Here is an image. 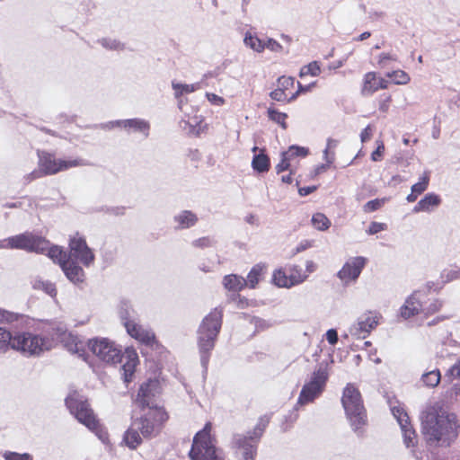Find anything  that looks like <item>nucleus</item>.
Wrapping results in <instances>:
<instances>
[{
	"label": "nucleus",
	"instance_id": "1",
	"mask_svg": "<svg viewBox=\"0 0 460 460\" xmlns=\"http://www.w3.org/2000/svg\"><path fill=\"white\" fill-rule=\"evenodd\" d=\"M157 388V381L149 380L144 383L137 393L136 402L142 409L140 418L134 421L139 428L144 438H152L158 435L167 415L164 409L155 402V395Z\"/></svg>",
	"mask_w": 460,
	"mask_h": 460
},
{
	"label": "nucleus",
	"instance_id": "2",
	"mask_svg": "<svg viewBox=\"0 0 460 460\" xmlns=\"http://www.w3.org/2000/svg\"><path fill=\"white\" fill-rule=\"evenodd\" d=\"M421 425L429 443L448 444L456 436V416L442 408L430 407L423 412Z\"/></svg>",
	"mask_w": 460,
	"mask_h": 460
},
{
	"label": "nucleus",
	"instance_id": "3",
	"mask_svg": "<svg viewBox=\"0 0 460 460\" xmlns=\"http://www.w3.org/2000/svg\"><path fill=\"white\" fill-rule=\"evenodd\" d=\"M222 324V312L212 310L201 322L198 330V346L201 355V363L205 366L208 361V354L214 349L217 337Z\"/></svg>",
	"mask_w": 460,
	"mask_h": 460
},
{
	"label": "nucleus",
	"instance_id": "4",
	"mask_svg": "<svg viewBox=\"0 0 460 460\" xmlns=\"http://www.w3.org/2000/svg\"><path fill=\"white\" fill-rule=\"evenodd\" d=\"M269 423L267 418H261L253 429L252 434H234L231 447L235 460H255L257 444Z\"/></svg>",
	"mask_w": 460,
	"mask_h": 460
},
{
	"label": "nucleus",
	"instance_id": "5",
	"mask_svg": "<svg viewBox=\"0 0 460 460\" xmlns=\"http://www.w3.org/2000/svg\"><path fill=\"white\" fill-rule=\"evenodd\" d=\"M341 402L352 429L361 432L360 429L367 421L366 411L360 393L353 385L348 384L344 388Z\"/></svg>",
	"mask_w": 460,
	"mask_h": 460
},
{
	"label": "nucleus",
	"instance_id": "6",
	"mask_svg": "<svg viewBox=\"0 0 460 460\" xmlns=\"http://www.w3.org/2000/svg\"><path fill=\"white\" fill-rule=\"evenodd\" d=\"M211 428L210 422L206 423L203 429L194 437L190 451L191 460H224L211 437Z\"/></svg>",
	"mask_w": 460,
	"mask_h": 460
},
{
	"label": "nucleus",
	"instance_id": "7",
	"mask_svg": "<svg viewBox=\"0 0 460 460\" xmlns=\"http://www.w3.org/2000/svg\"><path fill=\"white\" fill-rule=\"evenodd\" d=\"M38 156L39 170H36L30 174L31 180L37 179L44 175L56 174L72 167L88 165V163L81 158L70 160L57 159L53 155L46 152H39Z\"/></svg>",
	"mask_w": 460,
	"mask_h": 460
},
{
	"label": "nucleus",
	"instance_id": "8",
	"mask_svg": "<svg viewBox=\"0 0 460 460\" xmlns=\"http://www.w3.org/2000/svg\"><path fill=\"white\" fill-rule=\"evenodd\" d=\"M51 347L52 341L49 338L29 332H15L12 342V349L25 356H39Z\"/></svg>",
	"mask_w": 460,
	"mask_h": 460
},
{
	"label": "nucleus",
	"instance_id": "9",
	"mask_svg": "<svg viewBox=\"0 0 460 460\" xmlns=\"http://www.w3.org/2000/svg\"><path fill=\"white\" fill-rule=\"evenodd\" d=\"M329 377V363L322 362L312 373L310 379L305 383L300 392L297 404L313 402L323 392Z\"/></svg>",
	"mask_w": 460,
	"mask_h": 460
},
{
	"label": "nucleus",
	"instance_id": "10",
	"mask_svg": "<svg viewBox=\"0 0 460 460\" xmlns=\"http://www.w3.org/2000/svg\"><path fill=\"white\" fill-rule=\"evenodd\" d=\"M66 404L80 423L98 434L99 421L83 395L76 392L70 394L66 399Z\"/></svg>",
	"mask_w": 460,
	"mask_h": 460
},
{
	"label": "nucleus",
	"instance_id": "11",
	"mask_svg": "<svg viewBox=\"0 0 460 460\" xmlns=\"http://www.w3.org/2000/svg\"><path fill=\"white\" fill-rule=\"evenodd\" d=\"M7 249H19L27 252H35L43 253L48 249V241L32 233L25 232L20 234L10 236L4 239L0 246Z\"/></svg>",
	"mask_w": 460,
	"mask_h": 460
},
{
	"label": "nucleus",
	"instance_id": "12",
	"mask_svg": "<svg viewBox=\"0 0 460 460\" xmlns=\"http://www.w3.org/2000/svg\"><path fill=\"white\" fill-rule=\"evenodd\" d=\"M90 350L102 361L116 364L122 361V351L113 341L106 338H95L88 341Z\"/></svg>",
	"mask_w": 460,
	"mask_h": 460
},
{
	"label": "nucleus",
	"instance_id": "13",
	"mask_svg": "<svg viewBox=\"0 0 460 460\" xmlns=\"http://www.w3.org/2000/svg\"><path fill=\"white\" fill-rule=\"evenodd\" d=\"M366 264L367 259L365 257H351L345 261L336 276L342 286L348 287L357 282Z\"/></svg>",
	"mask_w": 460,
	"mask_h": 460
},
{
	"label": "nucleus",
	"instance_id": "14",
	"mask_svg": "<svg viewBox=\"0 0 460 460\" xmlns=\"http://www.w3.org/2000/svg\"><path fill=\"white\" fill-rule=\"evenodd\" d=\"M381 315L376 312H367L360 315L349 327V332L356 339H365L376 329Z\"/></svg>",
	"mask_w": 460,
	"mask_h": 460
},
{
	"label": "nucleus",
	"instance_id": "15",
	"mask_svg": "<svg viewBox=\"0 0 460 460\" xmlns=\"http://www.w3.org/2000/svg\"><path fill=\"white\" fill-rule=\"evenodd\" d=\"M68 259L76 260L84 266L89 267L94 261V254L88 247L85 240L78 234L70 238Z\"/></svg>",
	"mask_w": 460,
	"mask_h": 460
},
{
	"label": "nucleus",
	"instance_id": "16",
	"mask_svg": "<svg viewBox=\"0 0 460 460\" xmlns=\"http://www.w3.org/2000/svg\"><path fill=\"white\" fill-rule=\"evenodd\" d=\"M393 415L397 420L403 437V443L406 447H414L417 443V436L409 422V417L400 406H394L391 409Z\"/></svg>",
	"mask_w": 460,
	"mask_h": 460
},
{
	"label": "nucleus",
	"instance_id": "17",
	"mask_svg": "<svg viewBox=\"0 0 460 460\" xmlns=\"http://www.w3.org/2000/svg\"><path fill=\"white\" fill-rule=\"evenodd\" d=\"M114 127H120L128 132L139 133L145 138L148 137L150 132V123L139 118L111 121L104 126V128H112Z\"/></svg>",
	"mask_w": 460,
	"mask_h": 460
},
{
	"label": "nucleus",
	"instance_id": "18",
	"mask_svg": "<svg viewBox=\"0 0 460 460\" xmlns=\"http://www.w3.org/2000/svg\"><path fill=\"white\" fill-rule=\"evenodd\" d=\"M127 332L139 342L147 346H153L155 343V333L146 328L139 325L137 322L127 329Z\"/></svg>",
	"mask_w": 460,
	"mask_h": 460
},
{
	"label": "nucleus",
	"instance_id": "19",
	"mask_svg": "<svg viewBox=\"0 0 460 460\" xmlns=\"http://www.w3.org/2000/svg\"><path fill=\"white\" fill-rule=\"evenodd\" d=\"M61 269L71 282L78 284L84 280V271L75 261L68 259L62 263Z\"/></svg>",
	"mask_w": 460,
	"mask_h": 460
},
{
	"label": "nucleus",
	"instance_id": "20",
	"mask_svg": "<svg viewBox=\"0 0 460 460\" xmlns=\"http://www.w3.org/2000/svg\"><path fill=\"white\" fill-rule=\"evenodd\" d=\"M388 81L384 78H377L376 73L369 72L364 77L362 93L365 95H370L378 89H386Z\"/></svg>",
	"mask_w": 460,
	"mask_h": 460
},
{
	"label": "nucleus",
	"instance_id": "21",
	"mask_svg": "<svg viewBox=\"0 0 460 460\" xmlns=\"http://www.w3.org/2000/svg\"><path fill=\"white\" fill-rule=\"evenodd\" d=\"M441 204L440 197L433 192L428 193L413 208L414 213L433 211Z\"/></svg>",
	"mask_w": 460,
	"mask_h": 460
},
{
	"label": "nucleus",
	"instance_id": "22",
	"mask_svg": "<svg viewBox=\"0 0 460 460\" xmlns=\"http://www.w3.org/2000/svg\"><path fill=\"white\" fill-rule=\"evenodd\" d=\"M122 358L126 359L122 365L124 381L128 383L138 363V358L134 350H126L125 354H122Z\"/></svg>",
	"mask_w": 460,
	"mask_h": 460
},
{
	"label": "nucleus",
	"instance_id": "23",
	"mask_svg": "<svg viewBox=\"0 0 460 460\" xmlns=\"http://www.w3.org/2000/svg\"><path fill=\"white\" fill-rule=\"evenodd\" d=\"M421 309V304L418 297V293H413L401 308V315L404 319H408L411 316L418 314Z\"/></svg>",
	"mask_w": 460,
	"mask_h": 460
},
{
	"label": "nucleus",
	"instance_id": "24",
	"mask_svg": "<svg viewBox=\"0 0 460 460\" xmlns=\"http://www.w3.org/2000/svg\"><path fill=\"white\" fill-rule=\"evenodd\" d=\"M139 428L133 420L130 427L125 432L123 438L126 446L128 447L130 449H135L141 444L142 438L139 435Z\"/></svg>",
	"mask_w": 460,
	"mask_h": 460
},
{
	"label": "nucleus",
	"instance_id": "25",
	"mask_svg": "<svg viewBox=\"0 0 460 460\" xmlns=\"http://www.w3.org/2000/svg\"><path fill=\"white\" fill-rule=\"evenodd\" d=\"M173 221L176 228L185 229L193 226L197 221V216L190 210H183L174 216Z\"/></svg>",
	"mask_w": 460,
	"mask_h": 460
},
{
	"label": "nucleus",
	"instance_id": "26",
	"mask_svg": "<svg viewBox=\"0 0 460 460\" xmlns=\"http://www.w3.org/2000/svg\"><path fill=\"white\" fill-rule=\"evenodd\" d=\"M119 315L126 330L137 323V313L128 303L121 304Z\"/></svg>",
	"mask_w": 460,
	"mask_h": 460
},
{
	"label": "nucleus",
	"instance_id": "27",
	"mask_svg": "<svg viewBox=\"0 0 460 460\" xmlns=\"http://www.w3.org/2000/svg\"><path fill=\"white\" fill-rule=\"evenodd\" d=\"M223 283L225 288L230 291H239L246 286L245 279L234 274L226 276Z\"/></svg>",
	"mask_w": 460,
	"mask_h": 460
},
{
	"label": "nucleus",
	"instance_id": "28",
	"mask_svg": "<svg viewBox=\"0 0 460 460\" xmlns=\"http://www.w3.org/2000/svg\"><path fill=\"white\" fill-rule=\"evenodd\" d=\"M252 166L253 170L258 172H265L269 171L270 158L263 153V150H261L260 154L254 155L252 161Z\"/></svg>",
	"mask_w": 460,
	"mask_h": 460
},
{
	"label": "nucleus",
	"instance_id": "29",
	"mask_svg": "<svg viewBox=\"0 0 460 460\" xmlns=\"http://www.w3.org/2000/svg\"><path fill=\"white\" fill-rule=\"evenodd\" d=\"M48 252V256L53 260L54 262H57L62 266L63 262H66L68 260V254H66L60 246L52 245L49 246V243L48 242V249L44 251Z\"/></svg>",
	"mask_w": 460,
	"mask_h": 460
},
{
	"label": "nucleus",
	"instance_id": "30",
	"mask_svg": "<svg viewBox=\"0 0 460 460\" xmlns=\"http://www.w3.org/2000/svg\"><path fill=\"white\" fill-rule=\"evenodd\" d=\"M272 279L274 284L279 288H289L293 287V283L286 269L276 270L273 272Z\"/></svg>",
	"mask_w": 460,
	"mask_h": 460
},
{
	"label": "nucleus",
	"instance_id": "31",
	"mask_svg": "<svg viewBox=\"0 0 460 460\" xmlns=\"http://www.w3.org/2000/svg\"><path fill=\"white\" fill-rule=\"evenodd\" d=\"M32 287L36 290H42L51 297H55L57 296V288L55 284L49 280L37 278L33 280Z\"/></svg>",
	"mask_w": 460,
	"mask_h": 460
},
{
	"label": "nucleus",
	"instance_id": "32",
	"mask_svg": "<svg viewBox=\"0 0 460 460\" xmlns=\"http://www.w3.org/2000/svg\"><path fill=\"white\" fill-rule=\"evenodd\" d=\"M286 270L289 275L293 286L301 284L308 277V275L303 271L302 268L296 265H290L288 268H286Z\"/></svg>",
	"mask_w": 460,
	"mask_h": 460
},
{
	"label": "nucleus",
	"instance_id": "33",
	"mask_svg": "<svg viewBox=\"0 0 460 460\" xmlns=\"http://www.w3.org/2000/svg\"><path fill=\"white\" fill-rule=\"evenodd\" d=\"M312 225L319 231H326L331 226L330 219L323 213H315L312 217Z\"/></svg>",
	"mask_w": 460,
	"mask_h": 460
},
{
	"label": "nucleus",
	"instance_id": "34",
	"mask_svg": "<svg viewBox=\"0 0 460 460\" xmlns=\"http://www.w3.org/2000/svg\"><path fill=\"white\" fill-rule=\"evenodd\" d=\"M307 155V148L297 146H291L288 151L281 153V156L286 157L290 163L295 157H305Z\"/></svg>",
	"mask_w": 460,
	"mask_h": 460
},
{
	"label": "nucleus",
	"instance_id": "35",
	"mask_svg": "<svg viewBox=\"0 0 460 460\" xmlns=\"http://www.w3.org/2000/svg\"><path fill=\"white\" fill-rule=\"evenodd\" d=\"M440 372L438 369L431 370L422 375L421 380L425 385L429 387H435L440 382Z\"/></svg>",
	"mask_w": 460,
	"mask_h": 460
},
{
	"label": "nucleus",
	"instance_id": "36",
	"mask_svg": "<svg viewBox=\"0 0 460 460\" xmlns=\"http://www.w3.org/2000/svg\"><path fill=\"white\" fill-rule=\"evenodd\" d=\"M98 42L106 49L121 51L125 49V44L116 39L102 38Z\"/></svg>",
	"mask_w": 460,
	"mask_h": 460
},
{
	"label": "nucleus",
	"instance_id": "37",
	"mask_svg": "<svg viewBox=\"0 0 460 460\" xmlns=\"http://www.w3.org/2000/svg\"><path fill=\"white\" fill-rule=\"evenodd\" d=\"M13 334L9 331L0 327V351L6 352L12 349Z\"/></svg>",
	"mask_w": 460,
	"mask_h": 460
},
{
	"label": "nucleus",
	"instance_id": "38",
	"mask_svg": "<svg viewBox=\"0 0 460 460\" xmlns=\"http://www.w3.org/2000/svg\"><path fill=\"white\" fill-rule=\"evenodd\" d=\"M244 44L257 52H261L264 49L263 42L256 36L251 33H246L244 37Z\"/></svg>",
	"mask_w": 460,
	"mask_h": 460
},
{
	"label": "nucleus",
	"instance_id": "39",
	"mask_svg": "<svg viewBox=\"0 0 460 460\" xmlns=\"http://www.w3.org/2000/svg\"><path fill=\"white\" fill-rule=\"evenodd\" d=\"M386 76L392 78L395 84H407L411 80L410 75L402 70L388 72Z\"/></svg>",
	"mask_w": 460,
	"mask_h": 460
},
{
	"label": "nucleus",
	"instance_id": "40",
	"mask_svg": "<svg viewBox=\"0 0 460 460\" xmlns=\"http://www.w3.org/2000/svg\"><path fill=\"white\" fill-rule=\"evenodd\" d=\"M263 270V266L256 265L254 266L250 273L247 276L246 286L248 285L250 288H254L256 284L259 282L260 276Z\"/></svg>",
	"mask_w": 460,
	"mask_h": 460
},
{
	"label": "nucleus",
	"instance_id": "41",
	"mask_svg": "<svg viewBox=\"0 0 460 460\" xmlns=\"http://www.w3.org/2000/svg\"><path fill=\"white\" fill-rule=\"evenodd\" d=\"M429 174L428 172H425L419 179V181L411 186L412 192L420 195L423 193L429 187Z\"/></svg>",
	"mask_w": 460,
	"mask_h": 460
},
{
	"label": "nucleus",
	"instance_id": "42",
	"mask_svg": "<svg viewBox=\"0 0 460 460\" xmlns=\"http://www.w3.org/2000/svg\"><path fill=\"white\" fill-rule=\"evenodd\" d=\"M268 116H269L270 119L279 124L283 129L287 128L286 119H287L288 115L286 113L274 110L273 108L270 107L268 109Z\"/></svg>",
	"mask_w": 460,
	"mask_h": 460
},
{
	"label": "nucleus",
	"instance_id": "43",
	"mask_svg": "<svg viewBox=\"0 0 460 460\" xmlns=\"http://www.w3.org/2000/svg\"><path fill=\"white\" fill-rule=\"evenodd\" d=\"M321 72L320 65L317 61H313L300 69L299 76L303 77L307 75L317 76Z\"/></svg>",
	"mask_w": 460,
	"mask_h": 460
},
{
	"label": "nucleus",
	"instance_id": "44",
	"mask_svg": "<svg viewBox=\"0 0 460 460\" xmlns=\"http://www.w3.org/2000/svg\"><path fill=\"white\" fill-rule=\"evenodd\" d=\"M71 344H67L68 350L72 353L78 354L80 357L83 356L84 343L78 340L75 336H69Z\"/></svg>",
	"mask_w": 460,
	"mask_h": 460
},
{
	"label": "nucleus",
	"instance_id": "45",
	"mask_svg": "<svg viewBox=\"0 0 460 460\" xmlns=\"http://www.w3.org/2000/svg\"><path fill=\"white\" fill-rule=\"evenodd\" d=\"M172 88L175 92V96L178 98L180 95L183 93H189L196 91L198 87L196 84H182L172 83Z\"/></svg>",
	"mask_w": 460,
	"mask_h": 460
},
{
	"label": "nucleus",
	"instance_id": "46",
	"mask_svg": "<svg viewBox=\"0 0 460 460\" xmlns=\"http://www.w3.org/2000/svg\"><path fill=\"white\" fill-rule=\"evenodd\" d=\"M376 148L371 154V160L374 162H378L383 159L385 147V144L382 140H376Z\"/></svg>",
	"mask_w": 460,
	"mask_h": 460
},
{
	"label": "nucleus",
	"instance_id": "47",
	"mask_svg": "<svg viewBox=\"0 0 460 460\" xmlns=\"http://www.w3.org/2000/svg\"><path fill=\"white\" fill-rule=\"evenodd\" d=\"M385 199H376L370 200L364 205L363 209L365 212H373L379 209L385 204Z\"/></svg>",
	"mask_w": 460,
	"mask_h": 460
},
{
	"label": "nucleus",
	"instance_id": "48",
	"mask_svg": "<svg viewBox=\"0 0 460 460\" xmlns=\"http://www.w3.org/2000/svg\"><path fill=\"white\" fill-rule=\"evenodd\" d=\"M5 460H33L31 455L28 453L19 454L16 452L7 451L4 454Z\"/></svg>",
	"mask_w": 460,
	"mask_h": 460
},
{
	"label": "nucleus",
	"instance_id": "49",
	"mask_svg": "<svg viewBox=\"0 0 460 460\" xmlns=\"http://www.w3.org/2000/svg\"><path fill=\"white\" fill-rule=\"evenodd\" d=\"M295 79L291 76H280L278 80V87L283 91L293 87Z\"/></svg>",
	"mask_w": 460,
	"mask_h": 460
},
{
	"label": "nucleus",
	"instance_id": "50",
	"mask_svg": "<svg viewBox=\"0 0 460 460\" xmlns=\"http://www.w3.org/2000/svg\"><path fill=\"white\" fill-rule=\"evenodd\" d=\"M214 244V240L208 236L196 239L192 242V245L197 248L211 247Z\"/></svg>",
	"mask_w": 460,
	"mask_h": 460
},
{
	"label": "nucleus",
	"instance_id": "51",
	"mask_svg": "<svg viewBox=\"0 0 460 460\" xmlns=\"http://www.w3.org/2000/svg\"><path fill=\"white\" fill-rule=\"evenodd\" d=\"M17 319V315L12 312L0 309V323H13Z\"/></svg>",
	"mask_w": 460,
	"mask_h": 460
},
{
	"label": "nucleus",
	"instance_id": "52",
	"mask_svg": "<svg viewBox=\"0 0 460 460\" xmlns=\"http://www.w3.org/2000/svg\"><path fill=\"white\" fill-rule=\"evenodd\" d=\"M386 229V225L379 222H371L367 233L368 234H375Z\"/></svg>",
	"mask_w": 460,
	"mask_h": 460
},
{
	"label": "nucleus",
	"instance_id": "53",
	"mask_svg": "<svg viewBox=\"0 0 460 460\" xmlns=\"http://www.w3.org/2000/svg\"><path fill=\"white\" fill-rule=\"evenodd\" d=\"M270 95L271 99H273L277 102H285V101L288 102V99L287 98V94H286L285 91L279 89V87L277 89H275L274 91H272Z\"/></svg>",
	"mask_w": 460,
	"mask_h": 460
},
{
	"label": "nucleus",
	"instance_id": "54",
	"mask_svg": "<svg viewBox=\"0 0 460 460\" xmlns=\"http://www.w3.org/2000/svg\"><path fill=\"white\" fill-rule=\"evenodd\" d=\"M264 49H268L274 52H279L282 50V46L273 39H269L263 43Z\"/></svg>",
	"mask_w": 460,
	"mask_h": 460
},
{
	"label": "nucleus",
	"instance_id": "55",
	"mask_svg": "<svg viewBox=\"0 0 460 460\" xmlns=\"http://www.w3.org/2000/svg\"><path fill=\"white\" fill-rule=\"evenodd\" d=\"M297 85H298V90L290 98H288V102L294 101L298 96V94L301 93L309 92L312 89V87H314L315 85V83H312L308 85H303L298 82Z\"/></svg>",
	"mask_w": 460,
	"mask_h": 460
},
{
	"label": "nucleus",
	"instance_id": "56",
	"mask_svg": "<svg viewBox=\"0 0 460 460\" xmlns=\"http://www.w3.org/2000/svg\"><path fill=\"white\" fill-rule=\"evenodd\" d=\"M206 96L208 102L213 105L222 106L225 104V99L219 95L211 93H207Z\"/></svg>",
	"mask_w": 460,
	"mask_h": 460
},
{
	"label": "nucleus",
	"instance_id": "57",
	"mask_svg": "<svg viewBox=\"0 0 460 460\" xmlns=\"http://www.w3.org/2000/svg\"><path fill=\"white\" fill-rule=\"evenodd\" d=\"M374 132V128L371 125H367L360 133V140L362 143L367 142L371 139Z\"/></svg>",
	"mask_w": 460,
	"mask_h": 460
},
{
	"label": "nucleus",
	"instance_id": "58",
	"mask_svg": "<svg viewBox=\"0 0 460 460\" xmlns=\"http://www.w3.org/2000/svg\"><path fill=\"white\" fill-rule=\"evenodd\" d=\"M397 56L391 53H381L378 56V64L382 66H385L387 60L397 61Z\"/></svg>",
	"mask_w": 460,
	"mask_h": 460
},
{
	"label": "nucleus",
	"instance_id": "59",
	"mask_svg": "<svg viewBox=\"0 0 460 460\" xmlns=\"http://www.w3.org/2000/svg\"><path fill=\"white\" fill-rule=\"evenodd\" d=\"M291 163L286 158L281 156V161L277 164L276 171L280 173L286 170H289Z\"/></svg>",
	"mask_w": 460,
	"mask_h": 460
},
{
	"label": "nucleus",
	"instance_id": "60",
	"mask_svg": "<svg viewBox=\"0 0 460 460\" xmlns=\"http://www.w3.org/2000/svg\"><path fill=\"white\" fill-rule=\"evenodd\" d=\"M326 340L332 345H335L338 342V333L335 329H330L325 333Z\"/></svg>",
	"mask_w": 460,
	"mask_h": 460
},
{
	"label": "nucleus",
	"instance_id": "61",
	"mask_svg": "<svg viewBox=\"0 0 460 460\" xmlns=\"http://www.w3.org/2000/svg\"><path fill=\"white\" fill-rule=\"evenodd\" d=\"M323 159L328 163V164H332L335 160V151H332L326 146L323 150Z\"/></svg>",
	"mask_w": 460,
	"mask_h": 460
},
{
	"label": "nucleus",
	"instance_id": "62",
	"mask_svg": "<svg viewBox=\"0 0 460 460\" xmlns=\"http://www.w3.org/2000/svg\"><path fill=\"white\" fill-rule=\"evenodd\" d=\"M448 374L455 377V378H460V358L457 359V361L449 368Z\"/></svg>",
	"mask_w": 460,
	"mask_h": 460
},
{
	"label": "nucleus",
	"instance_id": "63",
	"mask_svg": "<svg viewBox=\"0 0 460 460\" xmlns=\"http://www.w3.org/2000/svg\"><path fill=\"white\" fill-rule=\"evenodd\" d=\"M441 307H442V301L436 299L432 303H430V305L427 308V312L433 314V313L438 312Z\"/></svg>",
	"mask_w": 460,
	"mask_h": 460
},
{
	"label": "nucleus",
	"instance_id": "64",
	"mask_svg": "<svg viewBox=\"0 0 460 460\" xmlns=\"http://www.w3.org/2000/svg\"><path fill=\"white\" fill-rule=\"evenodd\" d=\"M390 102H391V96L386 95L385 99L379 104V110L383 112H386L389 109Z\"/></svg>",
	"mask_w": 460,
	"mask_h": 460
}]
</instances>
